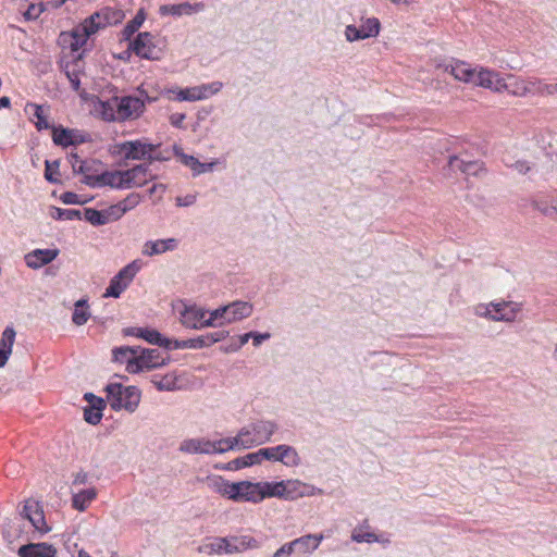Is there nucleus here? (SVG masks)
Returning <instances> with one entry per match:
<instances>
[{"mask_svg": "<svg viewBox=\"0 0 557 557\" xmlns=\"http://www.w3.org/2000/svg\"><path fill=\"white\" fill-rule=\"evenodd\" d=\"M448 168L453 172L460 171L468 176H479L485 171L484 163L478 160H466L459 156H450L448 159Z\"/></svg>", "mask_w": 557, "mask_h": 557, "instance_id": "12", "label": "nucleus"}, {"mask_svg": "<svg viewBox=\"0 0 557 557\" xmlns=\"http://www.w3.org/2000/svg\"><path fill=\"white\" fill-rule=\"evenodd\" d=\"M124 18L125 13L123 10L103 7L87 17L85 22L94 33H97L101 28L121 23Z\"/></svg>", "mask_w": 557, "mask_h": 557, "instance_id": "8", "label": "nucleus"}, {"mask_svg": "<svg viewBox=\"0 0 557 557\" xmlns=\"http://www.w3.org/2000/svg\"><path fill=\"white\" fill-rule=\"evenodd\" d=\"M60 160L45 161V178L51 184H59L61 181L58 178Z\"/></svg>", "mask_w": 557, "mask_h": 557, "instance_id": "47", "label": "nucleus"}, {"mask_svg": "<svg viewBox=\"0 0 557 557\" xmlns=\"http://www.w3.org/2000/svg\"><path fill=\"white\" fill-rule=\"evenodd\" d=\"M251 335H252V333L248 332V333H245V334L238 336V343L237 344H232L230 346V348H226L225 350L226 351H236V350H238L239 348H242L249 341V338H251Z\"/></svg>", "mask_w": 557, "mask_h": 557, "instance_id": "61", "label": "nucleus"}, {"mask_svg": "<svg viewBox=\"0 0 557 557\" xmlns=\"http://www.w3.org/2000/svg\"><path fill=\"white\" fill-rule=\"evenodd\" d=\"M234 485H236V482H227V481H221L219 487H218V491L222 494V495H225L227 496L230 499L232 500H235V502H243V497L245 495V492H247V490L242 485L238 490V493H236L233 487Z\"/></svg>", "mask_w": 557, "mask_h": 557, "instance_id": "45", "label": "nucleus"}, {"mask_svg": "<svg viewBox=\"0 0 557 557\" xmlns=\"http://www.w3.org/2000/svg\"><path fill=\"white\" fill-rule=\"evenodd\" d=\"M140 270L139 260H134L124 268H122L117 274H115L109 283V286L103 294V297L119 298L121 294L128 287L134 280L136 273Z\"/></svg>", "mask_w": 557, "mask_h": 557, "instance_id": "4", "label": "nucleus"}, {"mask_svg": "<svg viewBox=\"0 0 557 557\" xmlns=\"http://www.w3.org/2000/svg\"><path fill=\"white\" fill-rule=\"evenodd\" d=\"M159 391H173L176 388V377L172 374L164 375L159 382H154Z\"/></svg>", "mask_w": 557, "mask_h": 557, "instance_id": "53", "label": "nucleus"}, {"mask_svg": "<svg viewBox=\"0 0 557 557\" xmlns=\"http://www.w3.org/2000/svg\"><path fill=\"white\" fill-rule=\"evenodd\" d=\"M141 200V196L137 193L129 194L126 198L117 202L120 209L123 211V214H125L127 211L134 209L139 205Z\"/></svg>", "mask_w": 557, "mask_h": 557, "instance_id": "51", "label": "nucleus"}, {"mask_svg": "<svg viewBox=\"0 0 557 557\" xmlns=\"http://www.w3.org/2000/svg\"><path fill=\"white\" fill-rule=\"evenodd\" d=\"M33 109V115L37 119V121H35V126L36 128L40 132V131H44V129H51L52 131V127L55 126L54 124H50L47 120V116L44 114V108L40 104H36V103H27L26 104V108H25V111L28 112V109Z\"/></svg>", "mask_w": 557, "mask_h": 557, "instance_id": "44", "label": "nucleus"}, {"mask_svg": "<svg viewBox=\"0 0 557 557\" xmlns=\"http://www.w3.org/2000/svg\"><path fill=\"white\" fill-rule=\"evenodd\" d=\"M527 150L539 161L549 162L557 156V149L553 144V135L547 129L534 131L532 138L528 139Z\"/></svg>", "mask_w": 557, "mask_h": 557, "instance_id": "3", "label": "nucleus"}, {"mask_svg": "<svg viewBox=\"0 0 557 557\" xmlns=\"http://www.w3.org/2000/svg\"><path fill=\"white\" fill-rule=\"evenodd\" d=\"M50 216L54 220H81L82 212L77 209L51 207Z\"/></svg>", "mask_w": 557, "mask_h": 557, "instance_id": "46", "label": "nucleus"}, {"mask_svg": "<svg viewBox=\"0 0 557 557\" xmlns=\"http://www.w3.org/2000/svg\"><path fill=\"white\" fill-rule=\"evenodd\" d=\"M208 96V85L200 87L181 89L177 94L180 101H196L201 100Z\"/></svg>", "mask_w": 557, "mask_h": 557, "instance_id": "41", "label": "nucleus"}, {"mask_svg": "<svg viewBox=\"0 0 557 557\" xmlns=\"http://www.w3.org/2000/svg\"><path fill=\"white\" fill-rule=\"evenodd\" d=\"M150 174V164L149 163H141L133 166L128 170H123V176L129 181V188L132 187H143L146 185L150 180L154 178L153 175H150L149 178H147V175Z\"/></svg>", "mask_w": 557, "mask_h": 557, "instance_id": "15", "label": "nucleus"}, {"mask_svg": "<svg viewBox=\"0 0 557 557\" xmlns=\"http://www.w3.org/2000/svg\"><path fill=\"white\" fill-rule=\"evenodd\" d=\"M84 399L88 403V406L84 408V419L91 425H97L102 419V411L106 408V400L94 393H85Z\"/></svg>", "mask_w": 557, "mask_h": 557, "instance_id": "11", "label": "nucleus"}, {"mask_svg": "<svg viewBox=\"0 0 557 557\" xmlns=\"http://www.w3.org/2000/svg\"><path fill=\"white\" fill-rule=\"evenodd\" d=\"M21 517L28 520V522H47L46 515L41 503L35 498H28L25 500Z\"/></svg>", "mask_w": 557, "mask_h": 557, "instance_id": "20", "label": "nucleus"}, {"mask_svg": "<svg viewBox=\"0 0 557 557\" xmlns=\"http://www.w3.org/2000/svg\"><path fill=\"white\" fill-rule=\"evenodd\" d=\"M102 212L104 214L106 224L109 222L117 221L124 215L117 203L110 206L109 208L102 210Z\"/></svg>", "mask_w": 557, "mask_h": 557, "instance_id": "54", "label": "nucleus"}, {"mask_svg": "<svg viewBox=\"0 0 557 557\" xmlns=\"http://www.w3.org/2000/svg\"><path fill=\"white\" fill-rule=\"evenodd\" d=\"M322 539V535L307 534L292 541L290 545L295 555L302 556L314 552L319 547Z\"/></svg>", "mask_w": 557, "mask_h": 557, "instance_id": "19", "label": "nucleus"}, {"mask_svg": "<svg viewBox=\"0 0 557 557\" xmlns=\"http://www.w3.org/2000/svg\"><path fill=\"white\" fill-rule=\"evenodd\" d=\"M124 336H135L156 346H165L168 337L163 336L159 331L149 327L129 326L122 330Z\"/></svg>", "mask_w": 557, "mask_h": 557, "instance_id": "13", "label": "nucleus"}, {"mask_svg": "<svg viewBox=\"0 0 557 557\" xmlns=\"http://www.w3.org/2000/svg\"><path fill=\"white\" fill-rule=\"evenodd\" d=\"M252 305L248 301H234L228 305L226 322L232 323L248 318L252 313Z\"/></svg>", "mask_w": 557, "mask_h": 557, "instance_id": "28", "label": "nucleus"}, {"mask_svg": "<svg viewBox=\"0 0 557 557\" xmlns=\"http://www.w3.org/2000/svg\"><path fill=\"white\" fill-rule=\"evenodd\" d=\"M183 164L190 168L194 175H199L212 171L215 162L202 163L194 156L183 154Z\"/></svg>", "mask_w": 557, "mask_h": 557, "instance_id": "42", "label": "nucleus"}, {"mask_svg": "<svg viewBox=\"0 0 557 557\" xmlns=\"http://www.w3.org/2000/svg\"><path fill=\"white\" fill-rule=\"evenodd\" d=\"M45 3H32L28 5L26 12L24 13V17L28 21L37 20L40 14L45 11Z\"/></svg>", "mask_w": 557, "mask_h": 557, "instance_id": "55", "label": "nucleus"}, {"mask_svg": "<svg viewBox=\"0 0 557 557\" xmlns=\"http://www.w3.org/2000/svg\"><path fill=\"white\" fill-rule=\"evenodd\" d=\"M128 50H132L137 57L146 60H160L162 50L154 42V35L149 32H143L129 41Z\"/></svg>", "mask_w": 557, "mask_h": 557, "instance_id": "6", "label": "nucleus"}, {"mask_svg": "<svg viewBox=\"0 0 557 557\" xmlns=\"http://www.w3.org/2000/svg\"><path fill=\"white\" fill-rule=\"evenodd\" d=\"M59 255V249H35L25 256V262L30 269H39L52 262Z\"/></svg>", "mask_w": 557, "mask_h": 557, "instance_id": "16", "label": "nucleus"}, {"mask_svg": "<svg viewBox=\"0 0 557 557\" xmlns=\"http://www.w3.org/2000/svg\"><path fill=\"white\" fill-rule=\"evenodd\" d=\"M83 53L74 57L72 61H65L63 58L60 60V69L64 72L66 77L70 81L71 87L75 91H79L81 88V79L78 77L81 67L79 63L82 62Z\"/></svg>", "mask_w": 557, "mask_h": 557, "instance_id": "18", "label": "nucleus"}, {"mask_svg": "<svg viewBox=\"0 0 557 557\" xmlns=\"http://www.w3.org/2000/svg\"><path fill=\"white\" fill-rule=\"evenodd\" d=\"M228 336V332L225 330L210 332L203 335H200L195 338H189L190 349H200L205 347H209L214 343L221 342L225 337Z\"/></svg>", "mask_w": 557, "mask_h": 557, "instance_id": "24", "label": "nucleus"}, {"mask_svg": "<svg viewBox=\"0 0 557 557\" xmlns=\"http://www.w3.org/2000/svg\"><path fill=\"white\" fill-rule=\"evenodd\" d=\"M64 205H85L92 200V197L82 200V197L74 191H65L60 196Z\"/></svg>", "mask_w": 557, "mask_h": 557, "instance_id": "52", "label": "nucleus"}, {"mask_svg": "<svg viewBox=\"0 0 557 557\" xmlns=\"http://www.w3.org/2000/svg\"><path fill=\"white\" fill-rule=\"evenodd\" d=\"M480 315L488 317L494 321H513L516 312L509 302L490 304L488 306L480 305L476 308Z\"/></svg>", "mask_w": 557, "mask_h": 557, "instance_id": "10", "label": "nucleus"}, {"mask_svg": "<svg viewBox=\"0 0 557 557\" xmlns=\"http://www.w3.org/2000/svg\"><path fill=\"white\" fill-rule=\"evenodd\" d=\"M268 449L270 451L269 460L280 461L288 467H296L300 463V457L293 446L282 444L268 447Z\"/></svg>", "mask_w": 557, "mask_h": 557, "instance_id": "14", "label": "nucleus"}, {"mask_svg": "<svg viewBox=\"0 0 557 557\" xmlns=\"http://www.w3.org/2000/svg\"><path fill=\"white\" fill-rule=\"evenodd\" d=\"M205 4L202 2L197 3H189V2H183L178 4H163L159 8V13L161 15H173V16H181L183 14H191L193 12H198L203 10Z\"/></svg>", "mask_w": 557, "mask_h": 557, "instance_id": "22", "label": "nucleus"}, {"mask_svg": "<svg viewBox=\"0 0 557 557\" xmlns=\"http://www.w3.org/2000/svg\"><path fill=\"white\" fill-rule=\"evenodd\" d=\"M157 146L153 144H145L140 140L124 141L115 146L113 154H122L123 160L119 162V165H127V160H147L149 152L156 151Z\"/></svg>", "mask_w": 557, "mask_h": 557, "instance_id": "5", "label": "nucleus"}, {"mask_svg": "<svg viewBox=\"0 0 557 557\" xmlns=\"http://www.w3.org/2000/svg\"><path fill=\"white\" fill-rule=\"evenodd\" d=\"M345 35L347 40L350 42L364 39L363 33L361 32V26L358 28L355 25H348L346 27Z\"/></svg>", "mask_w": 557, "mask_h": 557, "instance_id": "58", "label": "nucleus"}, {"mask_svg": "<svg viewBox=\"0 0 557 557\" xmlns=\"http://www.w3.org/2000/svg\"><path fill=\"white\" fill-rule=\"evenodd\" d=\"M207 315V311L196 307H186L181 313V322L184 326L198 330V325Z\"/></svg>", "mask_w": 557, "mask_h": 557, "instance_id": "29", "label": "nucleus"}, {"mask_svg": "<svg viewBox=\"0 0 557 557\" xmlns=\"http://www.w3.org/2000/svg\"><path fill=\"white\" fill-rule=\"evenodd\" d=\"M95 110L100 114L101 119L107 122L117 121L115 102L110 100L103 101L100 98L96 101Z\"/></svg>", "mask_w": 557, "mask_h": 557, "instance_id": "40", "label": "nucleus"}, {"mask_svg": "<svg viewBox=\"0 0 557 557\" xmlns=\"http://www.w3.org/2000/svg\"><path fill=\"white\" fill-rule=\"evenodd\" d=\"M75 134L74 128H67L63 125H55L52 127V140L55 146L67 148L73 146L72 136Z\"/></svg>", "mask_w": 557, "mask_h": 557, "instance_id": "34", "label": "nucleus"}, {"mask_svg": "<svg viewBox=\"0 0 557 557\" xmlns=\"http://www.w3.org/2000/svg\"><path fill=\"white\" fill-rule=\"evenodd\" d=\"M147 17V13L144 8H140L136 15L127 22L122 30V39L131 41L132 36L140 28Z\"/></svg>", "mask_w": 557, "mask_h": 557, "instance_id": "38", "label": "nucleus"}, {"mask_svg": "<svg viewBox=\"0 0 557 557\" xmlns=\"http://www.w3.org/2000/svg\"><path fill=\"white\" fill-rule=\"evenodd\" d=\"M109 186L115 189L129 188V181L123 176V170L104 171L99 174V187Z\"/></svg>", "mask_w": 557, "mask_h": 557, "instance_id": "21", "label": "nucleus"}, {"mask_svg": "<svg viewBox=\"0 0 557 557\" xmlns=\"http://www.w3.org/2000/svg\"><path fill=\"white\" fill-rule=\"evenodd\" d=\"M128 351H132V346L115 347L112 350L113 360L123 363L125 361L126 356L128 355Z\"/></svg>", "mask_w": 557, "mask_h": 557, "instance_id": "60", "label": "nucleus"}, {"mask_svg": "<svg viewBox=\"0 0 557 557\" xmlns=\"http://www.w3.org/2000/svg\"><path fill=\"white\" fill-rule=\"evenodd\" d=\"M115 102L117 121L138 117L145 110V101L136 96L112 97Z\"/></svg>", "mask_w": 557, "mask_h": 557, "instance_id": "9", "label": "nucleus"}, {"mask_svg": "<svg viewBox=\"0 0 557 557\" xmlns=\"http://www.w3.org/2000/svg\"><path fill=\"white\" fill-rule=\"evenodd\" d=\"M15 335L16 333L13 326H7L2 333L0 339V368L4 367L12 352Z\"/></svg>", "mask_w": 557, "mask_h": 557, "instance_id": "26", "label": "nucleus"}, {"mask_svg": "<svg viewBox=\"0 0 557 557\" xmlns=\"http://www.w3.org/2000/svg\"><path fill=\"white\" fill-rule=\"evenodd\" d=\"M146 368L141 363L138 356L132 357L126 360V370L128 373H139L144 371Z\"/></svg>", "mask_w": 557, "mask_h": 557, "instance_id": "57", "label": "nucleus"}, {"mask_svg": "<svg viewBox=\"0 0 557 557\" xmlns=\"http://www.w3.org/2000/svg\"><path fill=\"white\" fill-rule=\"evenodd\" d=\"M352 540L358 543H381L383 545L389 544V535L387 534H376L372 531L367 530H355L352 533Z\"/></svg>", "mask_w": 557, "mask_h": 557, "instance_id": "37", "label": "nucleus"}, {"mask_svg": "<svg viewBox=\"0 0 557 557\" xmlns=\"http://www.w3.org/2000/svg\"><path fill=\"white\" fill-rule=\"evenodd\" d=\"M299 484L298 481H281V482H264L252 483L250 481L236 482L233 490L238 493L243 485L247 492L243 497V502L259 503L267 497H284L286 499H294L300 493H296L295 486Z\"/></svg>", "mask_w": 557, "mask_h": 557, "instance_id": "1", "label": "nucleus"}, {"mask_svg": "<svg viewBox=\"0 0 557 557\" xmlns=\"http://www.w3.org/2000/svg\"><path fill=\"white\" fill-rule=\"evenodd\" d=\"M138 357L147 370L164 367L170 361V357L160 359L159 350L152 348L141 349Z\"/></svg>", "mask_w": 557, "mask_h": 557, "instance_id": "23", "label": "nucleus"}, {"mask_svg": "<svg viewBox=\"0 0 557 557\" xmlns=\"http://www.w3.org/2000/svg\"><path fill=\"white\" fill-rule=\"evenodd\" d=\"M238 550V546L230 543L226 539H215L209 544L199 547V552L207 554H232Z\"/></svg>", "mask_w": 557, "mask_h": 557, "instance_id": "31", "label": "nucleus"}, {"mask_svg": "<svg viewBox=\"0 0 557 557\" xmlns=\"http://www.w3.org/2000/svg\"><path fill=\"white\" fill-rule=\"evenodd\" d=\"M245 429H249L250 435L243 442V448H251L270 442L271 436L277 430V425L272 421L259 420L250 423Z\"/></svg>", "mask_w": 557, "mask_h": 557, "instance_id": "7", "label": "nucleus"}, {"mask_svg": "<svg viewBox=\"0 0 557 557\" xmlns=\"http://www.w3.org/2000/svg\"><path fill=\"white\" fill-rule=\"evenodd\" d=\"M90 318V312L89 310H87V308L85 309H81V308H74V312L72 314V321L75 325H84L88 319Z\"/></svg>", "mask_w": 557, "mask_h": 557, "instance_id": "56", "label": "nucleus"}, {"mask_svg": "<svg viewBox=\"0 0 557 557\" xmlns=\"http://www.w3.org/2000/svg\"><path fill=\"white\" fill-rule=\"evenodd\" d=\"M70 162L72 164V170L74 174H85L96 172V164H101L99 160H91L90 162L82 161L79 156L76 152H71L69 154Z\"/></svg>", "mask_w": 557, "mask_h": 557, "instance_id": "39", "label": "nucleus"}, {"mask_svg": "<svg viewBox=\"0 0 557 557\" xmlns=\"http://www.w3.org/2000/svg\"><path fill=\"white\" fill-rule=\"evenodd\" d=\"M380 28L381 24L376 17L368 18L361 25V32L363 33L364 39L377 36L380 33Z\"/></svg>", "mask_w": 557, "mask_h": 557, "instance_id": "48", "label": "nucleus"}, {"mask_svg": "<svg viewBox=\"0 0 557 557\" xmlns=\"http://www.w3.org/2000/svg\"><path fill=\"white\" fill-rule=\"evenodd\" d=\"M270 451L268 447L261 448L255 453L247 454L243 457L235 458L234 467H240V469L250 467L253 465H259L263 460H269Z\"/></svg>", "mask_w": 557, "mask_h": 557, "instance_id": "32", "label": "nucleus"}, {"mask_svg": "<svg viewBox=\"0 0 557 557\" xmlns=\"http://www.w3.org/2000/svg\"><path fill=\"white\" fill-rule=\"evenodd\" d=\"M294 554L293 547L289 543L282 545L272 557H290Z\"/></svg>", "mask_w": 557, "mask_h": 557, "instance_id": "63", "label": "nucleus"}, {"mask_svg": "<svg viewBox=\"0 0 557 557\" xmlns=\"http://www.w3.org/2000/svg\"><path fill=\"white\" fill-rule=\"evenodd\" d=\"M169 343H165V346H161L162 348L172 350V349H185L190 348L189 339H170L168 338Z\"/></svg>", "mask_w": 557, "mask_h": 557, "instance_id": "59", "label": "nucleus"}, {"mask_svg": "<svg viewBox=\"0 0 557 557\" xmlns=\"http://www.w3.org/2000/svg\"><path fill=\"white\" fill-rule=\"evenodd\" d=\"M73 39H71L70 49L73 52L78 51L87 41V39L94 35V30L84 21L81 26L75 27L71 30Z\"/></svg>", "mask_w": 557, "mask_h": 557, "instance_id": "30", "label": "nucleus"}, {"mask_svg": "<svg viewBox=\"0 0 557 557\" xmlns=\"http://www.w3.org/2000/svg\"><path fill=\"white\" fill-rule=\"evenodd\" d=\"M473 83L478 86L498 90L500 79L498 78V75L495 72L482 69L479 73L475 72Z\"/></svg>", "mask_w": 557, "mask_h": 557, "instance_id": "36", "label": "nucleus"}, {"mask_svg": "<svg viewBox=\"0 0 557 557\" xmlns=\"http://www.w3.org/2000/svg\"><path fill=\"white\" fill-rule=\"evenodd\" d=\"M84 216H85V220L94 226H102L106 224L104 214H103L102 210H97L94 208H85Z\"/></svg>", "mask_w": 557, "mask_h": 557, "instance_id": "49", "label": "nucleus"}, {"mask_svg": "<svg viewBox=\"0 0 557 557\" xmlns=\"http://www.w3.org/2000/svg\"><path fill=\"white\" fill-rule=\"evenodd\" d=\"M176 247V239H159L156 242L149 240L145 244L143 253L147 256H154L172 250Z\"/></svg>", "mask_w": 557, "mask_h": 557, "instance_id": "33", "label": "nucleus"}, {"mask_svg": "<svg viewBox=\"0 0 557 557\" xmlns=\"http://www.w3.org/2000/svg\"><path fill=\"white\" fill-rule=\"evenodd\" d=\"M250 435L249 429H242L237 436L221 438L218 441V454H223L227 450L234 449L237 446L243 447V442Z\"/></svg>", "mask_w": 557, "mask_h": 557, "instance_id": "35", "label": "nucleus"}, {"mask_svg": "<svg viewBox=\"0 0 557 557\" xmlns=\"http://www.w3.org/2000/svg\"><path fill=\"white\" fill-rule=\"evenodd\" d=\"M201 454H218V441L211 442L203 438L201 445Z\"/></svg>", "mask_w": 557, "mask_h": 557, "instance_id": "62", "label": "nucleus"}, {"mask_svg": "<svg viewBox=\"0 0 557 557\" xmlns=\"http://www.w3.org/2000/svg\"><path fill=\"white\" fill-rule=\"evenodd\" d=\"M203 438H190L181 443L180 450L188 454H201Z\"/></svg>", "mask_w": 557, "mask_h": 557, "instance_id": "50", "label": "nucleus"}, {"mask_svg": "<svg viewBox=\"0 0 557 557\" xmlns=\"http://www.w3.org/2000/svg\"><path fill=\"white\" fill-rule=\"evenodd\" d=\"M72 139L74 141L73 146H76V145H81L84 143H88L90 140V136L85 132L75 129V134L72 136Z\"/></svg>", "mask_w": 557, "mask_h": 557, "instance_id": "64", "label": "nucleus"}, {"mask_svg": "<svg viewBox=\"0 0 557 557\" xmlns=\"http://www.w3.org/2000/svg\"><path fill=\"white\" fill-rule=\"evenodd\" d=\"M555 95L557 94V84H546L534 77H524V95Z\"/></svg>", "mask_w": 557, "mask_h": 557, "instance_id": "25", "label": "nucleus"}, {"mask_svg": "<svg viewBox=\"0 0 557 557\" xmlns=\"http://www.w3.org/2000/svg\"><path fill=\"white\" fill-rule=\"evenodd\" d=\"M97 496V492L94 487L83 490L77 494L73 495L72 504L73 508L83 511L86 509L87 505L95 499Z\"/></svg>", "mask_w": 557, "mask_h": 557, "instance_id": "43", "label": "nucleus"}, {"mask_svg": "<svg viewBox=\"0 0 557 557\" xmlns=\"http://www.w3.org/2000/svg\"><path fill=\"white\" fill-rule=\"evenodd\" d=\"M18 557H55L57 549L48 543H29L17 550Z\"/></svg>", "mask_w": 557, "mask_h": 557, "instance_id": "17", "label": "nucleus"}, {"mask_svg": "<svg viewBox=\"0 0 557 557\" xmlns=\"http://www.w3.org/2000/svg\"><path fill=\"white\" fill-rule=\"evenodd\" d=\"M107 399L112 410L122 409L134 412L140 403L141 392L137 386H124L121 383H110L104 387Z\"/></svg>", "mask_w": 557, "mask_h": 557, "instance_id": "2", "label": "nucleus"}, {"mask_svg": "<svg viewBox=\"0 0 557 557\" xmlns=\"http://www.w3.org/2000/svg\"><path fill=\"white\" fill-rule=\"evenodd\" d=\"M450 74L460 82L473 83L475 70L463 61L453 60L450 63Z\"/></svg>", "mask_w": 557, "mask_h": 557, "instance_id": "27", "label": "nucleus"}]
</instances>
